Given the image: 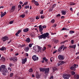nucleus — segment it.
Instances as JSON below:
<instances>
[{
    "label": "nucleus",
    "instance_id": "nucleus-55",
    "mask_svg": "<svg viewBox=\"0 0 79 79\" xmlns=\"http://www.w3.org/2000/svg\"><path fill=\"white\" fill-rule=\"evenodd\" d=\"M57 52V50H56L54 51V52H53V54H55V53H56Z\"/></svg>",
    "mask_w": 79,
    "mask_h": 79
},
{
    "label": "nucleus",
    "instance_id": "nucleus-54",
    "mask_svg": "<svg viewBox=\"0 0 79 79\" xmlns=\"http://www.w3.org/2000/svg\"><path fill=\"white\" fill-rule=\"evenodd\" d=\"M71 42L72 44H74V40H71Z\"/></svg>",
    "mask_w": 79,
    "mask_h": 79
},
{
    "label": "nucleus",
    "instance_id": "nucleus-49",
    "mask_svg": "<svg viewBox=\"0 0 79 79\" xmlns=\"http://www.w3.org/2000/svg\"><path fill=\"white\" fill-rule=\"evenodd\" d=\"M28 2H26L24 4V5H27Z\"/></svg>",
    "mask_w": 79,
    "mask_h": 79
},
{
    "label": "nucleus",
    "instance_id": "nucleus-16",
    "mask_svg": "<svg viewBox=\"0 0 79 79\" xmlns=\"http://www.w3.org/2000/svg\"><path fill=\"white\" fill-rule=\"evenodd\" d=\"M12 60H13V61H17V57H15L14 58H12L11 60L12 61Z\"/></svg>",
    "mask_w": 79,
    "mask_h": 79
},
{
    "label": "nucleus",
    "instance_id": "nucleus-64",
    "mask_svg": "<svg viewBox=\"0 0 79 79\" xmlns=\"http://www.w3.org/2000/svg\"><path fill=\"white\" fill-rule=\"evenodd\" d=\"M39 19V17L36 16V19Z\"/></svg>",
    "mask_w": 79,
    "mask_h": 79
},
{
    "label": "nucleus",
    "instance_id": "nucleus-35",
    "mask_svg": "<svg viewBox=\"0 0 79 79\" xmlns=\"http://www.w3.org/2000/svg\"><path fill=\"white\" fill-rule=\"evenodd\" d=\"M54 42L55 43H56V44H57L58 42V40H54Z\"/></svg>",
    "mask_w": 79,
    "mask_h": 79
},
{
    "label": "nucleus",
    "instance_id": "nucleus-1",
    "mask_svg": "<svg viewBox=\"0 0 79 79\" xmlns=\"http://www.w3.org/2000/svg\"><path fill=\"white\" fill-rule=\"evenodd\" d=\"M0 71L3 72L2 74L3 76H6V73H8V70L5 65H2L0 66Z\"/></svg>",
    "mask_w": 79,
    "mask_h": 79
},
{
    "label": "nucleus",
    "instance_id": "nucleus-56",
    "mask_svg": "<svg viewBox=\"0 0 79 79\" xmlns=\"http://www.w3.org/2000/svg\"><path fill=\"white\" fill-rule=\"evenodd\" d=\"M11 42V40H10L7 43L8 44H10V42Z\"/></svg>",
    "mask_w": 79,
    "mask_h": 79
},
{
    "label": "nucleus",
    "instance_id": "nucleus-29",
    "mask_svg": "<svg viewBox=\"0 0 79 79\" xmlns=\"http://www.w3.org/2000/svg\"><path fill=\"white\" fill-rule=\"evenodd\" d=\"M20 17H21L22 18H24L25 17V14H22L20 16Z\"/></svg>",
    "mask_w": 79,
    "mask_h": 79
},
{
    "label": "nucleus",
    "instance_id": "nucleus-31",
    "mask_svg": "<svg viewBox=\"0 0 79 79\" xmlns=\"http://www.w3.org/2000/svg\"><path fill=\"white\" fill-rule=\"evenodd\" d=\"M53 72H54V71H57V70L58 69L54 67V68H53Z\"/></svg>",
    "mask_w": 79,
    "mask_h": 79
},
{
    "label": "nucleus",
    "instance_id": "nucleus-51",
    "mask_svg": "<svg viewBox=\"0 0 79 79\" xmlns=\"http://www.w3.org/2000/svg\"><path fill=\"white\" fill-rule=\"evenodd\" d=\"M45 49H46V48H45V47H44V48L42 50L43 51H45Z\"/></svg>",
    "mask_w": 79,
    "mask_h": 79
},
{
    "label": "nucleus",
    "instance_id": "nucleus-20",
    "mask_svg": "<svg viewBox=\"0 0 79 79\" xmlns=\"http://www.w3.org/2000/svg\"><path fill=\"white\" fill-rule=\"evenodd\" d=\"M38 47L39 46H34V50H35V51H36V50H37V49H38V47Z\"/></svg>",
    "mask_w": 79,
    "mask_h": 79
},
{
    "label": "nucleus",
    "instance_id": "nucleus-19",
    "mask_svg": "<svg viewBox=\"0 0 79 79\" xmlns=\"http://www.w3.org/2000/svg\"><path fill=\"white\" fill-rule=\"evenodd\" d=\"M28 31H29V29H28L27 28L24 29L23 30V31L24 32H28Z\"/></svg>",
    "mask_w": 79,
    "mask_h": 79
},
{
    "label": "nucleus",
    "instance_id": "nucleus-48",
    "mask_svg": "<svg viewBox=\"0 0 79 79\" xmlns=\"http://www.w3.org/2000/svg\"><path fill=\"white\" fill-rule=\"evenodd\" d=\"M56 24H55L52 26V27H56Z\"/></svg>",
    "mask_w": 79,
    "mask_h": 79
},
{
    "label": "nucleus",
    "instance_id": "nucleus-4",
    "mask_svg": "<svg viewBox=\"0 0 79 79\" xmlns=\"http://www.w3.org/2000/svg\"><path fill=\"white\" fill-rule=\"evenodd\" d=\"M62 77L64 79H69V78L70 77V75L64 73L62 75Z\"/></svg>",
    "mask_w": 79,
    "mask_h": 79
},
{
    "label": "nucleus",
    "instance_id": "nucleus-58",
    "mask_svg": "<svg viewBox=\"0 0 79 79\" xmlns=\"http://www.w3.org/2000/svg\"><path fill=\"white\" fill-rule=\"evenodd\" d=\"M44 11H43V10H42L41 11V12H40V14H43V12Z\"/></svg>",
    "mask_w": 79,
    "mask_h": 79
},
{
    "label": "nucleus",
    "instance_id": "nucleus-62",
    "mask_svg": "<svg viewBox=\"0 0 79 79\" xmlns=\"http://www.w3.org/2000/svg\"><path fill=\"white\" fill-rule=\"evenodd\" d=\"M43 60L42 61V63H44L45 62V60H44V59H43Z\"/></svg>",
    "mask_w": 79,
    "mask_h": 79
},
{
    "label": "nucleus",
    "instance_id": "nucleus-53",
    "mask_svg": "<svg viewBox=\"0 0 79 79\" xmlns=\"http://www.w3.org/2000/svg\"><path fill=\"white\" fill-rule=\"evenodd\" d=\"M19 3L21 5H23V2H21V1H20L19 2Z\"/></svg>",
    "mask_w": 79,
    "mask_h": 79
},
{
    "label": "nucleus",
    "instance_id": "nucleus-10",
    "mask_svg": "<svg viewBox=\"0 0 79 79\" xmlns=\"http://www.w3.org/2000/svg\"><path fill=\"white\" fill-rule=\"evenodd\" d=\"M22 64H25V63H26V62L27 61V58L26 57L25 59H22Z\"/></svg>",
    "mask_w": 79,
    "mask_h": 79
},
{
    "label": "nucleus",
    "instance_id": "nucleus-61",
    "mask_svg": "<svg viewBox=\"0 0 79 79\" xmlns=\"http://www.w3.org/2000/svg\"><path fill=\"white\" fill-rule=\"evenodd\" d=\"M56 33H51V35H55V34H56Z\"/></svg>",
    "mask_w": 79,
    "mask_h": 79
},
{
    "label": "nucleus",
    "instance_id": "nucleus-44",
    "mask_svg": "<svg viewBox=\"0 0 79 79\" xmlns=\"http://www.w3.org/2000/svg\"><path fill=\"white\" fill-rule=\"evenodd\" d=\"M76 3H74L73 2H71L70 5H74Z\"/></svg>",
    "mask_w": 79,
    "mask_h": 79
},
{
    "label": "nucleus",
    "instance_id": "nucleus-21",
    "mask_svg": "<svg viewBox=\"0 0 79 79\" xmlns=\"http://www.w3.org/2000/svg\"><path fill=\"white\" fill-rule=\"evenodd\" d=\"M6 14V13L5 12L3 14H1V18H2V17H3Z\"/></svg>",
    "mask_w": 79,
    "mask_h": 79
},
{
    "label": "nucleus",
    "instance_id": "nucleus-27",
    "mask_svg": "<svg viewBox=\"0 0 79 79\" xmlns=\"http://www.w3.org/2000/svg\"><path fill=\"white\" fill-rule=\"evenodd\" d=\"M29 47H27L25 48V50L26 51V52H27L29 50Z\"/></svg>",
    "mask_w": 79,
    "mask_h": 79
},
{
    "label": "nucleus",
    "instance_id": "nucleus-45",
    "mask_svg": "<svg viewBox=\"0 0 79 79\" xmlns=\"http://www.w3.org/2000/svg\"><path fill=\"white\" fill-rule=\"evenodd\" d=\"M13 23H14V21H11L10 22L9 24H13Z\"/></svg>",
    "mask_w": 79,
    "mask_h": 79
},
{
    "label": "nucleus",
    "instance_id": "nucleus-47",
    "mask_svg": "<svg viewBox=\"0 0 79 79\" xmlns=\"http://www.w3.org/2000/svg\"><path fill=\"white\" fill-rule=\"evenodd\" d=\"M53 60V57H51L50 58V61H51V62H52V60Z\"/></svg>",
    "mask_w": 79,
    "mask_h": 79
},
{
    "label": "nucleus",
    "instance_id": "nucleus-9",
    "mask_svg": "<svg viewBox=\"0 0 79 79\" xmlns=\"http://www.w3.org/2000/svg\"><path fill=\"white\" fill-rule=\"evenodd\" d=\"M8 37L7 36H5L2 38V40L3 42H5L6 40H8Z\"/></svg>",
    "mask_w": 79,
    "mask_h": 79
},
{
    "label": "nucleus",
    "instance_id": "nucleus-46",
    "mask_svg": "<svg viewBox=\"0 0 79 79\" xmlns=\"http://www.w3.org/2000/svg\"><path fill=\"white\" fill-rule=\"evenodd\" d=\"M32 45H33V44H30L29 45V47H32Z\"/></svg>",
    "mask_w": 79,
    "mask_h": 79
},
{
    "label": "nucleus",
    "instance_id": "nucleus-38",
    "mask_svg": "<svg viewBox=\"0 0 79 79\" xmlns=\"http://www.w3.org/2000/svg\"><path fill=\"white\" fill-rule=\"evenodd\" d=\"M14 74L13 73H11L10 74V77H12V76H13Z\"/></svg>",
    "mask_w": 79,
    "mask_h": 79
},
{
    "label": "nucleus",
    "instance_id": "nucleus-36",
    "mask_svg": "<svg viewBox=\"0 0 79 79\" xmlns=\"http://www.w3.org/2000/svg\"><path fill=\"white\" fill-rule=\"evenodd\" d=\"M56 6V4H54L52 7V8H54Z\"/></svg>",
    "mask_w": 79,
    "mask_h": 79
},
{
    "label": "nucleus",
    "instance_id": "nucleus-22",
    "mask_svg": "<svg viewBox=\"0 0 79 79\" xmlns=\"http://www.w3.org/2000/svg\"><path fill=\"white\" fill-rule=\"evenodd\" d=\"M45 69L43 68H40V71L41 72V71H42V72H44L45 71Z\"/></svg>",
    "mask_w": 79,
    "mask_h": 79
},
{
    "label": "nucleus",
    "instance_id": "nucleus-32",
    "mask_svg": "<svg viewBox=\"0 0 79 79\" xmlns=\"http://www.w3.org/2000/svg\"><path fill=\"white\" fill-rule=\"evenodd\" d=\"M42 59H43L44 60V61H45V62H47V61H48V59H46V58L45 57H44V58H43Z\"/></svg>",
    "mask_w": 79,
    "mask_h": 79
},
{
    "label": "nucleus",
    "instance_id": "nucleus-6",
    "mask_svg": "<svg viewBox=\"0 0 79 79\" xmlns=\"http://www.w3.org/2000/svg\"><path fill=\"white\" fill-rule=\"evenodd\" d=\"M32 59H33V60L35 61H37L38 60H39V57H37V55H35L32 57Z\"/></svg>",
    "mask_w": 79,
    "mask_h": 79
},
{
    "label": "nucleus",
    "instance_id": "nucleus-24",
    "mask_svg": "<svg viewBox=\"0 0 79 79\" xmlns=\"http://www.w3.org/2000/svg\"><path fill=\"white\" fill-rule=\"evenodd\" d=\"M61 13H62V15H66V11L63 10L61 12Z\"/></svg>",
    "mask_w": 79,
    "mask_h": 79
},
{
    "label": "nucleus",
    "instance_id": "nucleus-28",
    "mask_svg": "<svg viewBox=\"0 0 79 79\" xmlns=\"http://www.w3.org/2000/svg\"><path fill=\"white\" fill-rule=\"evenodd\" d=\"M34 3L36 6H38L39 5V3H38V2L37 1H35Z\"/></svg>",
    "mask_w": 79,
    "mask_h": 79
},
{
    "label": "nucleus",
    "instance_id": "nucleus-25",
    "mask_svg": "<svg viewBox=\"0 0 79 79\" xmlns=\"http://www.w3.org/2000/svg\"><path fill=\"white\" fill-rule=\"evenodd\" d=\"M70 48H76V45H74L73 46H69Z\"/></svg>",
    "mask_w": 79,
    "mask_h": 79
},
{
    "label": "nucleus",
    "instance_id": "nucleus-18",
    "mask_svg": "<svg viewBox=\"0 0 79 79\" xmlns=\"http://www.w3.org/2000/svg\"><path fill=\"white\" fill-rule=\"evenodd\" d=\"M36 77L38 79H39V78H40V76H39V73H36Z\"/></svg>",
    "mask_w": 79,
    "mask_h": 79
},
{
    "label": "nucleus",
    "instance_id": "nucleus-50",
    "mask_svg": "<svg viewBox=\"0 0 79 79\" xmlns=\"http://www.w3.org/2000/svg\"><path fill=\"white\" fill-rule=\"evenodd\" d=\"M35 0H32L31 2H32V3H35Z\"/></svg>",
    "mask_w": 79,
    "mask_h": 79
},
{
    "label": "nucleus",
    "instance_id": "nucleus-42",
    "mask_svg": "<svg viewBox=\"0 0 79 79\" xmlns=\"http://www.w3.org/2000/svg\"><path fill=\"white\" fill-rule=\"evenodd\" d=\"M67 49V47H65L63 48V50H66Z\"/></svg>",
    "mask_w": 79,
    "mask_h": 79
},
{
    "label": "nucleus",
    "instance_id": "nucleus-2",
    "mask_svg": "<svg viewBox=\"0 0 79 79\" xmlns=\"http://www.w3.org/2000/svg\"><path fill=\"white\" fill-rule=\"evenodd\" d=\"M49 35V34L48 33H46L39 36L38 37L39 38V40H40V39H46V37H47V38H49V36H48Z\"/></svg>",
    "mask_w": 79,
    "mask_h": 79
},
{
    "label": "nucleus",
    "instance_id": "nucleus-34",
    "mask_svg": "<svg viewBox=\"0 0 79 79\" xmlns=\"http://www.w3.org/2000/svg\"><path fill=\"white\" fill-rule=\"evenodd\" d=\"M71 73H72V74L73 75H74V74H76V73H75V72L74 71H72L71 72Z\"/></svg>",
    "mask_w": 79,
    "mask_h": 79
},
{
    "label": "nucleus",
    "instance_id": "nucleus-30",
    "mask_svg": "<svg viewBox=\"0 0 79 79\" xmlns=\"http://www.w3.org/2000/svg\"><path fill=\"white\" fill-rule=\"evenodd\" d=\"M60 63L59 65V66H60L61 65H62V64H64V62L63 61H61L60 62Z\"/></svg>",
    "mask_w": 79,
    "mask_h": 79
},
{
    "label": "nucleus",
    "instance_id": "nucleus-43",
    "mask_svg": "<svg viewBox=\"0 0 79 79\" xmlns=\"http://www.w3.org/2000/svg\"><path fill=\"white\" fill-rule=\"evenodd\" d=\"M51 23H55V20L54 19H52L51 21Z\"/></svg>",
    "mask_w": 79,
    "mask_h": 79
},
{
    "label": "nucleus",
    "instance_id": "nucleus-57",
    "mask_svg": "<svg viewBox=\"0 0 79 79\" xmlns=\"http://www.w3.org/2000/svg\"><path fill=\"white\" fill-rule=\"evenodd\" d=\"M56 16H61V15H60V14H58V15H56Z\"/></svg>",
    "mask_w": 79,
    "mask_h": 79
},
{
    "label": "nucleus",
    "instance_id": "nucleus-8",
    "mask_svg": "<svg viewBox=\"0 0 79 79\" xmlns=\"http://www.w3.org/2000/svg\"><path fill=\"white\" fill-rule=\"evenodd\" d=\"M64 45H63L62 46H61L58 49V52H61V51H62V49L63 48H64Z\"/></svg>",
    "mask_w": 79,
    "mask_h": 79
},
{
    "label": "nucleus",
    "instance_id": "nucleus-37",
    "mask_svg": "<svg viewBox=\"0 0 79 79\" xmlns=\"http://www.w3.org/2000/svg\"><path fill=\"white\" fill-rule=\"evenodd\" d=\"M73 33H74V31H69V33L70 34H73Z\"/></svg>",
    "mask_w": 79,
    "mask_h": 79
},
{
    "label": "nucleus",
    "instance_id": "nucleus-33",
    "mask_svg": "<svg viewBox=\"0 0 79 79\" xmlns=\"http://www.w3.org/2000/svg\"><path fill=\"white\" fill-rule=\"evenodd\" d=\"M29 8V6H26L24 7V8H25V9H27Z\"/></svg>",
    "mask_w": 79,
    "mask_h": 79
},
{
    "label": "nucleus",
    "instance_id": "nucleus-11",
    "mask_svg": "<svg viewBox=\"0 0 79 79\" xmlns=\"http://www.w3.org/2000/svg\"><path fill=\"white\" fill-rule=\"evenodd\" d=\"M58 59L60 60H63L64 57L63 56L60 55L58 56Z\"/></svg>",
    "mask_w": 79,
    "mask_h": 79
},
{
    "label": "nucleus",
    "instance_id": "nucleus-14",
    "mask_svg": "<svg viewBox=\"0 0 79 79\" xmlns=\"http://www.w3.org/2000/svg\"><path fill=\"white\" fill-rule=\"evenodd\" d=\"M26 41L27 43H29L30 42H31V40L29 38H28L26 39Z\"/></svg>",
    "mask_w": 79,
    "mask_h": 79
},
{
    "label": "nucleus",
    "instance_id": "nucleus-26",
    "mask_svg": "<svg viewBox=\"0 0 79 79\" xmlns=\"http://www.w3.org/2000/svg\"><path fill=\"white\" fill-rule=\"evenodd\" d=\"M1 60L2 61H5L6 60L4 57H1Z\"/></svg>",
    "mask_w": 79,
    "mask_h": 79
},
{
    "label": "nucleus",
    "instance_id": "nucleus-3",
    "mask_svg": "<svg viewBox=\"0 0 79 79\" xmlns=\"http://www.w3.org/2000/svg\"><path fill=\"white\" fill-rule=\"evenodd\" d=\"M50 71V68H45L44 70V74H45V77H46L48 76V73Z\"/></svg>",
    "mask_w": 79,
    "mask_h": 79
},
{
    "label": "nucleus",
    "instance_id": "nucleus-52",
    "mask_svg": "<svg viewBox=\"0 0 79 79\" xmlns=\"http://www.w3.org/2000/svg\"><path fill=\"white\" fill-rule=\"evenodd\" d=\"M42 27L43 29H45V28H46V27L45 26H42Z\"/></svg>",
    "mask_w": 79,
    "mask_h": 79
},
{
    "label": "nucleus",
    "instance_id": "nucleus-60",
    "mask_svg": "<svg viewBox=\"0 0 79 79\" xmlns=\"http://www.w3.org/2000/svg\"><path fill=\"white\" fill-rule=\"evenodd\" d=\"M31 21H33V22L34 21V19H31Z\"/></svg>",
    "mask_w": 79,
    "mask_h": 79
},
{
    "label": "nucleus",
    "instance_id": "nucleus-15",
    "mask_svg": "<svg viewBox=\"0 0 79 79\" xmlns=\"http://www.w3.org/2000/svg\"><path fill=\"white\" fill-rule=\"evenodd\" d=\"M20 32H21V30H19L16 33L15 35L16 36H19L18 34H19Z\"/></svg>",
    "mask_w": 79,
    "mask_h": 79
},
{
    "label": "nucleus",
    "instance_id": "nucleus-5",
    "mask_svg": "<svg viewBox=\"0 0 79 79\" xmlns=\"http://www.w3.org/2000/svg\"><path fill=\"white\" fill-rule=\"evenodd\" d=\"M78 65L76 64H74L70 68L73 71H75L76 70V68H77Z\"/></svg>",
    "mask_w": 79,
    "mask_h": 79
},
{
    "label": "nucleus",
    "instance_id": "nucleus-40",
    "mask_svg": "<svg viewBox=\"0 0 79 79\" xmlns=\"http://www.w3.org/2000/svg\"><path fill=\"white\" fill-rule=\"evenodd\" d=\"M44 18H45V15H41V19H44Z\"/></svg>",
    "mask_w": 79,
    "mask_h": 79
},
{
    "label": "nucleus",
    "instance_id": "nucleus-63",
    "mask_svg": "<svg viewBox=\"0 0 79 79\" xmlns=\"http://www.w3.org/2000/svg\"><path fill=\"white\" fill-rule=\"evenodd\" d=\"M76 59H77V60H79V56H77V57Z\"/></svg>",
    "mask_w": 79,
    "mask_h": 79
},
{
    "label": "nucleus",
    "instance_id": "nucleus-39",
    "mask_svg": "<svg viewBox=\"0 0 79 79\" xmlns=\"http://www.w3.org/2000/svg\"><path fill=\"white\" fill-rule=\"evenodd\" d=\"M33 70H32V69H30L29 70V72H30V73H32V72H33Z\"/></svg>",
    "mask_w": 79,
    "mask_h": 79
},
{
    "label": "nucleus",
    "instance_id": "nucleus-12",
    "mask_svg": "<svg viewBox=\"0 0 79 79\" xmlns=\"http://www.w3.org/2000/svg\"><path fill=\"white\" fill-rule=\"evenodd\" d=\"M38 52H42V50L43 49V48L38 46Z\"/></svg>",
    "mask_w": 79,
    "mask_h": 79
},
{
    "label": "nucleus",
    "instance_id": "nucleus-13",
    "mask_svg": "<svg viewBox=\"0 0 79 79\" xmlns=\"http://www.w3.org/2000/svg\"><path fill=\"white\" fill-rule=\"evenodd\" d=\"M39 28L40 32H42V31H43V28H42V25H40L39 26Z\"/></svg>",
    "mask_w": 79,
    "mask_h": 79
},
{
    "label": "nucleus",
    "instance_id": "nucleus-7",
    "mask_svg": "<svg viewBox=\"0 0 79 79\" xmlns=\"http://www.w3.org/2000/svg\"><path fill=\"white\" fill-rule=\"evenodd\" d=\"M15 9H16V7L15 6H12L11 9L10 10V13H13V12L15 10Z\"/></svg>",
    "mask_w": 79,
    "mask_h": 79
},
{
    "label": "nucleus",
    "instance_id": "nucleus-17",
    "mask_svg": "<svg viewBox=\"0 0 79 79\" xmlns=\"http://www.w3.org/2000/svg\"><path fill=\"white\" fill-rule=\"evenodd\" d=\"M74 77L75 79H78L79 78V75L75 74L74 76Z\"/></svg>",
    "mask_w": 79,
    "mask_h": 79
},
{
    "label": "nucleus",
    "instance_id": "nucleus-59",
    "mask_svg": "<svg viewBox=\"0 0 79 79\" xmlns=\"http://www.w3.org/2000/svg\"><path fill=\"white\" fill-rule=\"evenodd\" d=\"M66 29V28H64V27H63L62 29V30H63V31H64V30H65Z\"/></svg>",
    "mask_w": 79,
    "mask_h": 79
},
{
    "label": "nucleus",
    "instance_id": "nucleus-23",
    "mask_svg": "<svg viewBox=\"0 0 79 79\" xmlns=\"http://www.w3.org/2000/svg\"><path fill=\"white\" fill-rule=\"evenodd\" d=\"M0 50L1 51H4V50H6V48L4 47H2V48H0Z\"/></svg>",
    "mask_w": 79,
    "mask_h": 79
},
{
    "label": "nucleus",
    "instance_id": "nucleus-41",
    "mask_svg": "<svg viewBox=\"0 0 79 79\" xmlns=\"http://www.w3.org/2000/svg\"><path fill=\"white\" fill-rule=\"evenodd\" d=\"M18 8H22V6H21V5H19L18 6Z\"/></svg>",
    "mask_w": 79,
    "mask_h": 79
}]
</instances>
